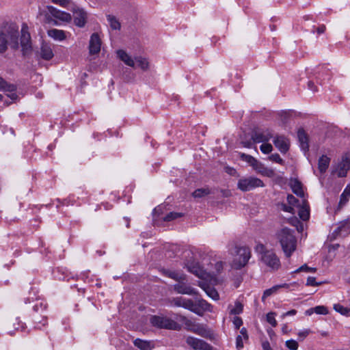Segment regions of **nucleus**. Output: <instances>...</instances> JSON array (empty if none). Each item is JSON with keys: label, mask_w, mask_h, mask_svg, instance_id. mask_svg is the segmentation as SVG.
Listing matches in <instances>:
<instances>
[{"label": "nucleus", "mask_w": 350, "mask_h": 350, "mask_svg": "<svg viewBox=\"0 0 350 350\" xmlns=\"http://www.w3.org/2000/svg\"><path fill=\"white\" fill-rule=\"evenodd\" d=\"M308 88L313 93H315L318 91L317 87L314 85V83L312 81H309L308 82Z\"/></svg>", "instance_id": "nucleus-59"}, {"label": "nucleus", "mask_w": 350, "mask_h": 350, "mask_svg": "<svg viewBox=\"0 0 350 350\" xmlns=\"http://www.w3.org/2000/svg\"><path fill=\"white\" fill-rule=\"evenodd\" d=\"M237 254L238 257L234 260V267L235 269H239L248 262L251 257V250L246 246L239 247L237 248Z\"/></svg>", "instance_id": "nucleus-4"}, {"label": "nucleus", "mask_w": 350, "mask_h": 350, "mask_svg": "<svg viewBox=\"0 0 350 350\" xmlns=\"http://www.w3.org/2000/svg\"><path fill=\"white\" fill-rule=\"evenodd\" d=\"M278 287H279L278 286H275L271 288H269V289H267L266 291H265L262 297V300H264L266 297L271 295L273 293H275L276 291L278 290Z\"/></svg>", "instance_id": "nucleus-47"}, {"label": "nucleus", "mask_w": 350, "mask_h": 350, "mask_svg": "<svg viewBox=\"0 0 350 350\" xmlns=\"http://www.w3.org/2000/svg\"><path fill=\"white\" fill-rule=\"evenodd\" d=\"M21 46L24 55L31 51V36L27 30V27H23L21 29Z\"/></svg>", "instance_id": "nucleus-10"}, {"label": "nucleus", "mask_w": 350, "mask_h": 350, "mask_svg": "<svg viewBox=\"0 0 350 350\" xmlns=\"http://www.w3.org/2000/svg\"><path fill=\"white\" fill-rule=\"evenodd\" d=\"M34 321L35 323L37 324V325H38V324H42V325H44L46 323V319L45 317H43L42 320H41L40 317L36 316L34 317ZM38 327L40 328L39 326H38Z\"/></svg>", "instance_id": "nucleus-57"}, {"label": "nucleus", "mask_w": 350, "mask_h": 350, "mask_svg": "<svg viewBox=\"0 0 350 350\" xmlns=\"http://www.w3.org/2000/svg\"><path fill=\"white\" fill-rule=\"evenodd\" d=\"M240 333L242 338H243L246 340H248V334L246 328L243 327L241 329Z\"/></svg>", "instance_id": "nucleus-60"}, {"label": "nucleus", "mask_w": 350, "mask_h": 350, "mask_svg": "<svg viewBox=\"0 0 350 350\" xmlns=\"http://www.w3.org/2000/svg\"><path fill=\"white\" fill-rule=\"evenodd\" d=\"M277 239L285 256L289 258L297 247V240L293 232L287 228H283L277 232Z\"/></svg>", "instance_id": "nucleus-2"}, {"label": "nucleus", "mask_w": 350, "mask_h": 350, "mask_svg": "<svg viewBox=\"0 0 350 350\" xmlns=\"http://www.w3.org/2000/svg\"><path fill=\"white\" fill-rule=\"evenodd\" d=\"M334 309L340 314L345 315V316H350V309L346 307H344L343 306L337 304L334 305Z\"/></svg>", "instance_id": "nucleus-39"}, {"label": "nucleus", "mask_w": 350, "mask_h": 350, "mask_svg": "<svg viewBox=\"0 0 350 350\" xmlns=\"http://www.w3.org/2000/svg\"><path fill=\"white\" fill-rule=\"evenodd\" d=\"M270 137V135H264L263 133H253V135L251 136L254 144L267 142Z\"/></svg>", "instance_id": "nucleus-31"}, {"label": "nucleus", "mask_w": 350, "mask_h": 350, "mask_svg": "<svg viewBox=\"0 0 350 350\" xmlns=\"http://www.w3.org/2000/svg\"><path fill=\"white\" fill-rule=\"evenodd\" d=\"M236 345L237 349H241L243 347V338L241 335L237 336Z\"/></svg>", "instance_id": "nucleus-56"}, {"label": "nucleus", "mask_w": 350, "mask_h": 350, "mask_svg": "<svg viewBox=\"0 0 350 350\" xmlns=\"http://www.w3.org/2000/svg\"><path fill=\"white\" fill-rule=\"evenodd\" d=\"M330 159L326 155L321 156L319 159L318 167L321 173H324L329 167Z\"/></svg>", "instance_id": "nucleus-28"}, {"label": "nucleus", "mask_w": 350, "mask_h": 350, "mask_svg": "<svg viewBox=\"0 0 350 350\" xmlns=\"http://www.w3.org/2000/svg\"><path fill=\"white\" fill-rule=\"evenodd\" d=\"M106 17L111 29L120 30L121 24L118 19L115 16L111 14H107Z\"/></svg>", "instance_id": "nucleus-30"}, {"label": "nucleus", "mask_w": 350, "mask_h": 350, "mask_svg": "<svg viewBox=\"0 0 350 350\" xmlns=\"http://www.w3.org/2000/svg\"><path fill=\"white\" fill-rule=\"evenodd\" d=\"M53 3L58 4L62 7H66L70 3V0H51Z\"/></svg>", "instance_id": "nucleus-51"}, {"label": "nucleus", "mask_w": 350, "mask_h": 350, "mask_svg": "<svg viewBox=\"0 0 350 350\" xmlns=\"http://www.w3.org/2000/svg\"><path fill=\"white\" fill-rule=\"evenodd\" d=\"M117 55L127 66L133 68L135 66V60L124 50L117 51Z\"/></svg>", "instance_id": "nucleus-21"}, {"label": "nucleus", "mask_w": 350, "mask_h": 350, "mask_svg": "<svg viewBox=\"0 0 350 350\" xmlns=\"http://www.w3.org/2000/svg\"><path fill=\"white\" fill-rule=\"evenodd\" d=\"M310 333V329H305L298 333V336L300 340H304Z\"/></svg>", "instance_id": "nucleus-58"}, {"label": "nucleus", "mask_w": 350, "mask_h": 350, "mask_svg": "<svg viewBox=\"0 0 350 350\" xmlns=\"http://www.w3.org/2000/svg\"><path fill=\"white\" fill-rule=\"evenodd\" d=\"M321 126H322L318 128L319 130L333 131L336 129V126L333 124H323Z\"/></svg>", "instance_id": "nucleus-54"}, {"label": "nucleus", "mask_w": 350, "mask_h": 350, "mask_svg": "<svg viewBox=\"0 0 350 350\" xmlns=\"http://www.w3.org/2000/svg\"><path fill=\"white\" fill-rule=\"evenodd\" d=\"M273 144L282 153H286L289 149V141L283 135L277 136L273 140Z\"/></svg>", "instance_id": "nucleus-16"}, {"label": "nucleus", "mask_w": 350, "mask_h": 350, "mask_svg": "<svg viewBox=\"0 0 350 350\" xmlns=\"http://www.w3.org/2000/svg\"><path fill=\"white\" fill-rule=\"evenodd\" d=\"M254 169L256 170L258 173L267 177L271 178L275 174L273 170L265 167L264 165L259 162L258 165L254 167Z\"/></svg>", "instance_id": "nucleus-25"}, {"label": "nucleus", "mask_w": 350, "mask_h": 350, "mask_svg": "<svg viewBox=\"0 0 350 350\" xmlns=\"http://www.w3.org/2000/svg\"><path fill=\"white\" fill-rule=\"evenodd\" d=\"M287 202L289 205H295L298 202V200L291 194L287 196Z\"/></svg>", "instance_id": "nucleus-53"}, {"label": "nucleus", "mask_w": 350, "mask_h": 350, "mask_svg": "<svg viewBox=\"0 0 350 350\" xmlns=\"http://www.w3.org/2000/svg\"><path fill=\"white\" fill-rule=\"evenodd\" d=\"M137 64V66L143 70H147L149 67V63L146 58L142 57H137L135 59V63Z\"/></svg>", "instance_id": "nucleus-37"}, {"label": "nucleus", "mask_w": 350, "mask_h": 350, "mask_svg": "<svg viewBox=\"0 0 350 350\" xmlns=\"http://www.w3.org/2000/svg\"><path fill=\"white\" fill-rule=\"evenodd\" d=\"M4 92H8L7 96L12 100H16L18 98V95L16 94V87L14 84L8 83L7 82L1 88Z\"/></svg>", "instance_id": "nucleus-20"}, {"label": "nucleus", "mask_w": 350, "mask_h": 350, "mask_svg": "<svg viewBox=\"0 0 350 350\" xmlns=\"http://www.w3.org/2000/svg\"><path fill=\"white\" fill-rule=\"evenodd\" d=\"M47 10L54 18L61 21L69 23L72 20V16L69 13L61 11L53 6H47Z\"/></svg>", "instance_id": "nucleus-15"}, {"label": "nucleus", "mask_w": 350, "mask_h": 350, "mask_svg": "<svg viewBox=\"0 0 350 350\" xmlns=\"http://www.w3.org/2000/svg\"><path fill=\"white\" fill-rule=\"evenodd\" d=\"M301 271L314 273L317 271V269L314 267H310L306 264H304L302 266H301L300 267H299L297 269H296L294 272L299 273Z\"/></svg>", "instance_id": "nucleus-43"}, {"label": "nucleus", "mask_w": 350, "mask_h": 350, "mask_svg": "<svg viewBox=\"0 0 350 350\" xmlns=\"http://www.w3.org/2000/svg\"><path fill=\"white\" fill-rule=\"evenodd\" d=\"M281 206H282V209L284 211L288 212V213H293V214L294 213V208L292 207V205L287 206L285 204H282Z\"/></svg>", "instance_id": "nucleus-55"}, {"label": "nucleus", "mask_w": 350, "mask_h": 350, "mask_svg": "<svg viewBox=\"0 0 350 350\" xmlns=\"http://www.w3.org/2000/svg\"><path fill=\"white\" fill-rule=\"evenodd\" d=\"M262 349L263 350H272L268 342H265L262 343Z\"/></svg>", "instance_id": "nucleus-64"}, {"label": "nucleus", "mask_w": 350, "mask_h": 350, "mask_svg": "<svg viewBox=\"0 0 350 350\" xmlns=\"http://www.w3.org/2000/svg\"><path fill=\"white\" fill-rule=\"evenodd\" d=\"M243 306L239 301H236L234 307L230 309V314H239L243 312Z\"/></svg>", "instance_id": "nucleus-41"}, {"label": "nucleus", "mask_w": 350, "mask_h": 350, "mask_svg": "<svg viewBox=\"0 0 350 350\" xmlns=\"http://www.w3.org/2000/svg\"><path fill=\"white\" fill-rule=\"evenodd\" d=\"M278 115L282 124H287L293 116L294 112L293 111H282Z\"/></svg>", "instance_id": "nucleus-32"}, {"label": "nucleus", "mask_w": 350, "mask_h": 350, "mask_svg": "<svg viewBox=\"0 0 350 350\" xmlns=\"http://www.w3.org/2000/svg\"><path fill=\"white\" fill-rule=\"evenodd\" d=\"M269 159L272 161H274V162H276V163H278L280 164H283V163H284L283 159L280 157V156L278 153L271 154L269 157Z\"/></svg>", "instance_id": "nucleus-49"}, {"label": "nucleus", "mask_w": 350, "mask_h": 350, "mask_svg": "<svg viewBox=\"0 0 350 350\" xmlns=\"http://www.w3.org/2000/svg\"><path fill=\"white\" fill-rule=\"evenodd\" d=\"M183 215L181 213L170 212L167 213L163 219L165 221H170L177 218L181 217Z\"/></svg>", "instance_id": "nucleus-40"}, {"label": "nucleus", "mask_w": 350, "mask_h": 350, "mask_svg": "<svg viewBox=\"0 0 350 350\" xmlns=\"http://www.w3.org/2000/svg\"><path fill=\"white\" fill-rule=\"evenodd\" d=\"M291 187L293 192L297 196H299L301 198H303L304 196V193L302 189L301 183L299 180L296 179L292 180L291 183Z\"/></svg>", "instance_id": "nucleus-27"}, {"label": "nucleus", "mask_w": 350, "mask_h": 350, "mask_svg": "<svg viewBox=\"0 0 350 350\" xmlns=\"http://www.w3.org/2000/svg\"><path fill=\"white\" fill-rule=\"evenodd\" d=\"M260 149L264 154H269L273 150V147L271 144L264 143L260 146Z\"/></svg>", "instance_id": "nucleus-45"}, {"label": "nucleus", "mask_w": 350, "mask_h": 350, "mask_svg": "<svg viewBox=\"0 0 350 350\" xmlns=\"http://www.w3.org/2000/svg\"><path fill=\"white\" fill-rule=\"evenodd\" d=\"M185 325L187 326H191L189 330L196 334L201 336L202 337L206 338H211L213 333L211 329H208L205 325L202 324H192V322L189 320H186Z\"/></svg>", "instance_id": "nucleus-7"}, {"label": "nucleus", "mask_w": 350, "mask_h": 350, "mask_svg": "<svg viewBox=\"0 0 350 350\" xmlns=\"http://www.w3.org/2000/svg\"><path fill=\"white\" fill-rule=\"evenodd\" d=\"M171 303L174 306L178 307H183L184 308L188 309L191 311H195V309H193V301L189 299H185L183 297H176L173 298L171 301Z\"/></svg>", "instance_id": "nucleus-17"}, {"label": "nucleus", "mask_w": 350, "mask_h": 350, "mask_svg": "<svg viewBox=\"0 0 350 350\" xmlns=\"http://www.w3.org/2000/svg\"><path fill=\"white\" fill-rule=\"evenodd\" d=\"M186 267L189 272L193 273L198 277L202 278L204 276V271L198 263L187 265Z\"/></svg>", "instance_id": "nucleus-29"}, {"label": "nucleus", "mask_w": 350, "mask_h": 350, "mask_svg": "<svg viewBox=\"0 0 350 350\" xmlns=\"http://www.w3.org/2000/svg\"><path fill=\"white\" fill-rule=\"evenodd\" d=\"M288 222L292 226H295L298 231L303 230V226L299 219L296 217H292L288 219Z\"/></svg>", "instance_id": "nucleus-42"}, {"label": "nucleus", "mask_w": 350, "mask_h": 350, "mask_svg": "<svg viewBox=\"0 0 350 350\" xmlns=\"http://www.w3.org/2000/svg\"><path fill=\"white\" fill-rule=\"evenodd\" d=\"M325 25H321L317 27V31L319 34L323 33L325 31Z\"/></svg>", "instance_id": "nucleus-63"}, {"label": "nucleus", "mask_w": 350, "mask_h": 350, "mask_svg": "<svg viewBox=\"0 0 350 350\" xmlns=\"http://www.w3.org/2000/svg\"><path fill=\"white\" fill-rule=\"evenodd\" d=\"M275 313L271 312L267 314V321L270 323L272 327H275L277 326V321L275 319Z\"/></svg>", "instance_id": "nucleus-44"}, {"label": "nucleus", "mask_w": 350, "mask_h": 350, "mask_svg": "<svg viewBox=\"0 0 350 350\" xmlns=\"http://www.w3.org/2000/svg\"><path fill=\"white\" fill-rule=\"evenodd\" d=\"M151 324L158 328L177 329L179 327L178 324L174 321L161 316H152L150 318Z\"/></svg>", "instance_id": "nucleus-5"}, {"label": "nucleus", "mask_w": 350, "mask_h": 350, "mask_svg": "<svg viewBox=\"0 0 350 350\" xmlns=\"http://www.w3.org/2000/svg\"><path fill=\"white\" fill-rule=\"evenodd\" d=\"M298 215L303 221H307L309 219L310 208L306 200H303L301 206H299Z\"/></svg>", "instance_id": "nucleus-22"}, {"label": "nucleus", "mask_w": 350, "mask_h": 350, "mask_svg": "<svg viewBox=\"0 0 350 350\" xmlns=\"http://www.w3.org/2000/svg\"><path fill=\"white\" fill-rule=\"evenodd\" d=\"M173 288L179 294L189 295H196L197 294L196 290L184 281L178 282L177 284H174Z\"/></svg>", "instance_id": "nucleus-14"}, {"label": "nucleus", "mask_w": 350, "mask_h": 350, "mask_svg": "<svg viewBox=\"0 0 350 350\" xmlns=\"http://www.w3.org/2000/svg\"><path fill=\"white\" fill-rule=\"evenodd\" d=\"M213 306L208 303L206 300L201 299L197 301L196 303L193 302V309L196 310L192 311L199 316H202L204 312H213Z\"/></svg>", "instance_id": "nucleus-13"}, {"label": "nucleus", "mask_w": 350, "mask_h": 350, "mask_svg": "<svg viewBox=\"0 0 350 350\" xmlns=\"http://www.w3.org/2000/svg\"><path fill=\"white\" fill-rule=\"evenodd\" d=\"M239 157L243 161L252 166L253 168L258 165V161L251 155L246 154L245 153H239Z\"/></svg>", "instance_id": "nucleus-33"}, {"label": "nucleus", "mask_w": 350, "mask_h": 350, "mask_svg": "<svg viewBox=\"0 0 350 350\" xmlns=\"http://www.w3.org/2000/svg\"><path fill=\"white\" fill-rule=\"evenodd\" d=\"M48 35L49 37L53 38L55 40L62 41L66 39L65 32L63 30L52 29L48 31Z\"/></svg>", "instance_id": "nucleus-26"}, {"label": "nucleus", "mask_w": 350, "mask_h": 350, "mask_svg": "<svg viewBox=\"0 0 350 350\" xmlns=\"http://www.w3.org/2000/svg\"><path fill=\"white\" fill-rule=\"evenodd\" d=\"M350 169V159L347 156H343L342 160L333 171L334 174H337L338 177H345L347 172Z\"/></svg>", "instance_id": "nucleus-12"}, {"label": "nucleus", "mask_w": 350, "mask_h": 350, "mask_svg": "<svg viewBox=\"0 0 350 350\" xmlns=\"http://www.w3.org/2000/svg\"><path fill=\"white\" fill-rule=\"evenodd\" d=\"M320 284H321V282H317L314 277H308L307 279V286H317Z\"/></svg>", "instance_id": "nucleus-50"}, {"label": "nucleus", "mask_w": 350, "mask_h": 350, "mask_svg": "<svg viewBox=\"0 0 350 350\" xmlns=\"http://www.w3.org/2000/svg\"><path fill=\"white\" fill-rule=\"evenodd\" d=\"M262 261L273 270L280 267V262L276 254L271 250H265L261 255Z\"/></svg>", "instance_id": "nucleus-6"}, {"label": "nucleus", "mask_w": 350, "mask_h": 350, "mask_svg": "<svg viewBox=\"0 0 350 350\" xmlns=\"http://www.w3.org/2000/svg\"><path fill=\"white\" fill-rule=\"evenodd\" d=\"M186 342L194 350H213V347L206 342L192 336H188Z\"/></svg>", "instance_id": "nucleus-8"}, {"label": "nucleus", "mask_w": 350, "mask_h": 350, "mask_svg": "<svg viewBox=\"0 0 350 350\" xmlns=\"http://www.w3.org/2000/svg\"><path fill=\"white\" fill-rule=\"evenodd\" d=\"M242 144L244 147H246V148H251L252 147V145L253 144V142L252 140H250V141H243L242 142Z\"/></svg>", "instance_id": "nucleus-62"}, {"label": "nucleus", "mask_w": 350, "mask_h": 350, "mask_svg": "<svg viewBox=\"0 0 350 350\" xmlns=\"http://www.w3.org/2000/svg\"><path fill=\"white\" fill-rule=\"evenodd\" d=\"M265 184L262 180L254 176L243 177L237 182V189L246 192L257 187H263Z\"/></svg>", "instance_id": "nucleus-3"}, {"label": "nucleus", "mask_w": 350, "mask_h": 350, "mask_svg": "<svg viewBox=\"0 0 350 350\" xmlns=\"http://www.w3.org/2000/svg\"><path fill=\"white\" fill-rule=\"evenodd\" d=\"M201 287L204 290L206 295L213 300H218L219 299V293L214 288L209 286H201Z\"/></svg>", "instance_id": "nucleus-35"}, {"label": "nucleus", "mask_w": 350, "mask_h": 350, "mask_svg": "<svg viewBox=\"0 0 350 350\" xmlns=\"http://www.w3.org/2000/svg\"><path fill=\"white\" fill-rule=\"evenodd\" d=\"M314 312L319 314H327L328 313V310L326 307L323 306H319L314 308Z\"/></svg>", "instance_id": "nucleus-48"}, {"label": "nucleus", "mask_w": 350, "mask_h": 350, "mask_svg": "<svg viewBox=\"0 0 350 350\" xmlns=\"http://www.w3.org/2000/svg\"><path fill=\"white\" fill-rule=\"evenodd\" d=\"M233 324L236 329H239L243 324V321L241 318L239 317H234L233 319Z\"/></svg>", "instance_id": "nucleus-52"}, {"label": "nucleus", "mask_w": 350, "mask_h": 350, "mask_svg": "<svg viewBox=\"0 0 350 350\" xmlns=\"http://www.w3.org/2000/svg\"><path fill=\"white\" fill-rule=\"evenodd\" d=\"M162 272L165 275L178 282L185 281L186 280V275L185 274L176 271L163 269Z\"/></svg>", "instance_id": "nucleus-23"}, {"label": "nucleus", "mask_w": 350, "mask_h": 350, "mask_svg": "<svg viewBox=\"0 0 350 350\" xmlns=\"http://www.w3.org/2000/svg\"><path fill=\"white\" fill-rule=\"evenodd\" d=\"M211 193V191L208 187L200 188L195 190L192 195L194 198H202Z\"/></svg>", "instance_id": "nucleus-38"}, {"label": "nucleus", "mask_w": 350, "mask_h": 350, "mask_svg": "<svg viewBox=\"0 0 350 350\" xmlns=\"http://www.w3.org/2000/svg\"><path fill=\"white\" fill-rule=\"evenodd\" d=\"M298 140L300 147L305 152L309 150V137L307 133H298Z\"/></svg>", "instance_id": "nucleus-24"}, {"label": "nucleus", "mask_w": 350, "mask_h": 350, "mask_svg": "<svg viewBox=\"0 0 350 350\" xmlns=\"http://www.w3.org/2000/svg\"><path fill=\"white\" fill-rule=\"evenodd\" d=\"M40 57L45 60H50L53 57V52L50 45L42 43L40 51Z\"/></svg>", "instance_id": "nucleus-18"}, {"label": "nucleus", "mask_w": 350, "mask_h": 350, "mask_svg": "<svg viewBox=\"0 0 350 350\" xmlns=\"http://www.w3.org/2000/svg\"><path fill=\"white\" fill-rule=\"evenodd\" d=\"M349 197H350V185H348L340 196L339 206L344 205L349 200Z\"/></svg>", "instance_id": "nucleus-36"}, {"label": "nucleus", "mask_w": 350, "mask_h": 350, "mask_svg": "<svg viewBox=\"0 0 350 350\" xmlns=\"http://www.w3.org/2000/svg\"><path fill=\"white\" fill-rule=\"evenodd\" d=\"M102 41L98 33L91 35L89 41V53L91 55H97L100 51Z\"/></svg>", "instance_id": "nucleus-11"}, {"label": "nucleus", "mask_w": 350, "mask_h": 350, "mask_svg": "<svg viewBox=\"0 0 350 350\" xmlns=\"http://www.w3.org/2000/svg\"><path fill=\"white\" fill-rule=\"evenodd\" d=\"M297 314V310H291L285 313H284L282 315V318H284L286 316H293V315H295Z\"/></svg>", "instance_id": "nucleus-61"}, {"label": "nucleus", "mask_w": 350, "mask_h": 350, "mask_svg": "<svg viewBox=\"0 0 350 350\" xmlns=\"http://www.w3.org/2000/svg\"><path fill=\"white\" fill-rule=\"evenodd\" d=\"M133 344L140 350H152L154 347L153 342L144 340L140 338H136L134 340Z\"/></svg>", "instance_id": "nucleus-19"}, {"label": "nucleus", "mask_w": 350, "mask_h": 350, "mask_svg": "<svg viewBox=\"0 0 350 350\" xmlns=\"http://www.w3.org/2000/svg\"><path fill=\"white\" fill-rule=\"evenodd\" d=\"M337 231L340 236H345L350 233V226L348 223V220L341 222L337 228Z\"/></svg>", "instance_id": "nucleus-34"}, {"label": "nucleus", "mask_w": 350, "mask_h": 350, "mask_svg": "<svg viewBox=\"0 0 350 350\" xmlns=\"http://www.w3.org/2000/svg\"><path fill=\"white\" fill-rule=\"evenodd\" d=\"M74 23L79 27H84L88 19L87 12L82 8L75 7L72 9Z\"/></svg>", "instance_id": "nucleus-9"}, {"label": "nucleus", "mask_w": 350, "mask_h": 350, "mask_svg": "<svg viewBox=\"0 0 350 350\" xmlns=\"http://www.w3.org/2000/svg\"><path fill=\"white\" fill-rule=\"evenodd\" d=\"M18 29L15 26H10L5 30H0V54L5 53L8 46L14 51L19 48Z\"/></svg>", "instance_id": "nucleus-1"}, {"label": "nucleus", "mask_w": 350, "mask_h": 350, "mask_svg": "<svg viewBox=\"0 0 350 350\" xmlns=\"http://www.w3.org/2000/svg\"><path fill=\"white\" fill-rule=\"evenodd\" d=\"M286 346L291 350H297L298 349V343L295 340H288L286 341Z\"/></svg>", "instance_id": "nucleus-46"}]
</instances>
